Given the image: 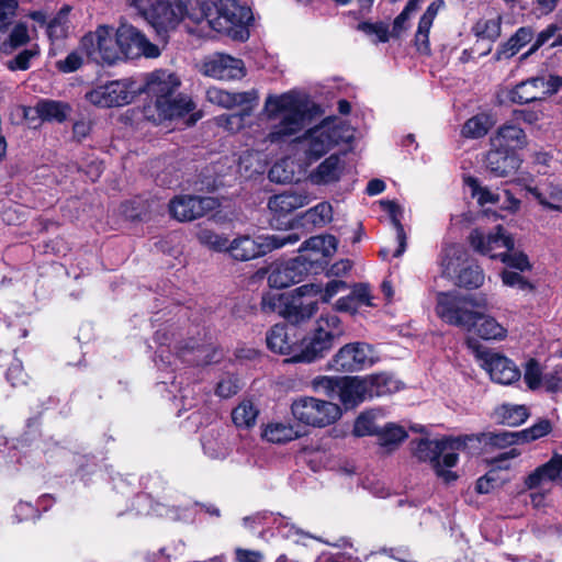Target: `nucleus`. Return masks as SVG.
<instances>
[{
  "label": "nucleus",
  "mask_w": 562,
  "mask_h": 562,
  "mask_svg": "<svg viewBox=\"0 0 562 562\" xmlns=\"http://www.w3.org/2000/svg\"><path fill=\"white\" fill-rule=\"evenodd\" d=\"M378 442L387 451L394 450L407 437L406 430L395 424H387L376 432Z\"/></svg>",
  "instance_id": "37998d69"
},
{
  "label": "nucleus",
  "mask_w": 562,
  "mask_h": 562,
  "mask_svg": "<svg viewBox=\"0 0 562 562\" xmlns=\"http://www.w3.org/2000/svg\"><path fill=\"white\" fill-rule=\"evenodd\" d=\"M262 437L273 443H284L299 437L292 425L285 423H271L266 426Z\"/></svg>",
  "instance_id": "c03bdc74"
},
{
  "label": "nucleus",
  "mask_w": 562,
  "mask_h": 562,
  "mask_svg": "<svg viewBox=\"0 0 562 562\" xmlns=\"http://www.w3.org/2000/svg\"><path fill=\"white\" fill-rule=\"evenodd\" d=\"M345 334L340 318L335 314L321 315L314 328L299 344L297 353L285 360L291 363H312L324 358L336 340Z\"/></svg>",
  "instance_id": "423d86ee"
},
{
  "label": "nucleus",
  "mask_w": 562,
  "mask_h": 562,
  "mask_svg": "<svg viewBox=\"0 0 562 562\" xmlns=\"http://www.w3.org/2000/svg\"><path fill=\"white\" fill-rule=\"evenodd\" d=\"M308 271V267L301 261V258H294L285 263L272 267L268 282L273 289L288 288L302 280L304 273Z\"/></svg>",
  "instance_id": "412c9836"
},
{
  "label": "nucleus",
  "mask_w": 562,
  "mask_h": 562,
  "mask_svg": "<svg viewBox=\"0 0 562 562\" xmlns=\"http://www.w3.org/2000/svg\"><path fill=\"white\" fill-rule=\"evenodd\" d=\"M306 223L315 227H323L333 220V206L329 202H321L307 210L304 215Z\"/></svg>",
  "instance_id": "de8ad7c7"
},
{
  "label": "nucleus",
  "mask_w": 562,
  "mask_h": 562,
  "mask_svg": "<svg viewBox=\"0 0 562 562\" xmlns=\"http://www.w3.org/2000/svg\"><path fill=\"white\" fill-rule=\"evenodd\" d=\"M540 78V91L541 95H543V100L547 97L555 94L562 87V76L558 75H549V76H539Z\"/></svg>",
  "instance_id": "338daca9"
},
{
  "label": "nucleus",
  "mask_w": 562,
  "mask_h": 562,
  "mask_svg": "<svg viewBox=\"0 0 562 562\" xmlns=\"http://www.w3.org/2000/svg\"><path fill=\"white\" fill-rule=\"evenodd\" d=\"M485 306V299L461 295L457 291L438 292L435 311L445 323L471 331V324L475 321V311Z\"/></svg>",
  "instance_id": "0eeeda50"
},
{
  "label": "nucleus",
  "mask_w": 562,
  "mask_h": 562,
  "mask_svg": "<svg viewBox=\"0 0 562 562\" xmlns=\"http://www.w3.org/2000/svg\"><path fill=\"white\" fill-rule=\"evenodd\" d=\"M378 430L379 428L374 424L373 416L370 413H364L356 419L352 432L356 437H364L376 436Z\"/></svg>",
  "instance_id": "e2e57ef3"
},
{
  "label": "nucleus",
  "mask_w": 562,
  "mask_h": 562,
  "mask_svg": "<svg viewBox=\"0 0 562 562\" xmlns=\"http://www.w3.org/2000/svg\"><path fill=\"white\" fill-rule=\"evenodd\" d=\"M267 347L274 353L290 355L297 353L299 344L289 335L285 325L277 324L272 326L266 335Z\"/></svg>",
  "instance_id": "c756f323"
},
{
  "label": "nucleus",
  "mask_w": 562,
  "mask_h": 562,
  "mask_svg": "<svg viewBox=\"0 0 562 562\" xmlns=\"http://www.w3.org/2000/svg\"><path fill=\"white\" fill-rule=\"evenodd\" d=\"M184 19L195 24L205 23L215 32L244 42L249 37L248 25L252 15L250 9L240 5L238 0H220L215 11L206 0H157L151 8L149 24L160 32L175 27Z\"/></svg>",
  "instance_id": "f257e3e1"
},
{
  "label": "nucleus",
  "mask_w": 562,
  "mask_h": 562,
  "mask_svg": "<svg viewBox=\"0 0 562 562\" xmlns=\"http://www.w3.org/2000/svg\"><path fill=\"white\" fill-rule=\"evenodd\" d=\"M338 241L333 235H319L313 236L310 239L305 240L301 247V254L297 258H301V261L308 267V270L313 268L314 265H323L326 262V259L331 257L337 250Z\"/></svg>",
  "instance_id": "aec40b11"
},
{
  "label": "nucleus",
  "mask_w": 562,
  "mask_h": 562,
  "mask_svg": "<svg viewBox=\"0 0 562 562\" xmlns=\"http://www.w3.org/2000/svg\"><path fill=\"white\" fill-rule=\"evenodd\" d=\"M259 411L251 401L240 402L232 412V419L239 428H251L255 426Z\"/></svg>",
  "instance_id": "a18cd8bd"
},
{
  "label": "nucleus",
  "mask_w": 562,
  "mask_h": 562,
  "mask_svg": "<svg viewBox=\"0 0 562 562\" xmlns=\"http://www.w3.org/2000/svg\"><path fill=\"white\" fill-rule=\"evenodd\" d=\"M469 241L475 251L492 259H501L504 251L513 250L515 245L514 239L506 234L502 225H497L494 233H485L480 228L473 229Z\"/></svg>",
  "instance_id": "ddd939ff"
},
{
  "label": "nucleus",
  "mask_w": 562,
  "mask_h": 562,
  "mask_svg": "<svg viewBox=\"0 0 562 562\" xmlns=\"http://www.w3.org/2000/svg\"><path fill=\"white\" fill-rule=\"evenodd\" d=\"M38 54L36 48L24 49L13 59L8 61V68L11 70H26L30 68V61Z\"/></svg>",
  "instance_id": "774afa93"
},
{
  "label": "nucleus",
  "mask_w": 562,
  "mask_h": 562,
  "mask_svg": "<svg viewBox=\"0 0 562 562\" xmlns=\"http://www.w3.org/2000/svg\"><path fill=\"white\" fill-rule=\"evenodd\" d=\"M322 292V286L316 283H307L296 288L290 293L283 318L294 325L308 321L318 310L316 296Z\"/></svg>",
  "instance_id": "f8f14e48"
},
{
  "label": "nucleus",
  "mask_w": 562,
  "mask_h": 562,
  "mask_svg": "<svg viewBox=\"0 0 562 562\" xmlns=\"http://www.w3.org/2000/svg\"><path fill=\"white\" fill-rule=\"evenodd\" d=\"M34 111L43 121L61 123L67 119L70 106L61 101L44 99L35 104Z\"/></svg>",
  "instance_id": "c9c22d12"
},
{
  "label": "nucleus",
  "mask_w": 562,
  "mask_h": 562,
  "mask_svg": "<svg viewBox=\"0 0 562 562\" xmlns=\"http://www.w3.org/2000/svg\"><path fill=\"white\" fill-rule=\"evenodd\" d=\"M493 125L494 121L491 115L480 113L463 124L461 133L467 138H481L488 133Z\"/></svg>",
  "instance_id": "79ce46f5"
},
{
  "label": "nucleus",
  "mask_w": 562,
  "mask_h": 562,
  "mask_svg": "<svg viewBox=\"0 0 562 562\" xmlns=\"http://www.w3.org/2000/svg\"><path fill=\"white\" fill-rule=\"evenodd\" d=\"M471 331L484 340H503L507 329L493 316L475 311V321L471 324Z\"/></svg>",
  "instance_id": "7c9ffc66"
},
{
  "label": "nucleus",
  "mask_w": 562,
  "mask_h": 562,
  "mask_svg": "<svg viewBox=\"0 0 562 562\" xmlns=\"http://www.w3.org/2000/svg\"><path fill=\"white\" fill-rule=\"evenodd\" d=\"M422 0H408L403 11L395 18L392 35L400 37L402 32L407 30V22L411 15L418 9Z\"/></svg>",
  "instance_id": "13d9d810"
},
{
  "label": "nucleus",
  "mask_w": 562,
  "mask_h": 562,
  "mask_svg": "<svg viewBox=\"0 0 562 562\" xmlns=\"http://www.w3.org/2000/svg\"><path fill=\"white\" fill-rule=\"evenodd\" d=\"M154 512L160 516H166L171 520H188L192 517V504L187 503L179 506L157 505Z\"/></svg>",
  "instance_id": "6e6d98bb"
},
{
  "label": "nucleus",
  "mask_w": 562,
  "mask_h": 562,
  "mask_svg": "<svg viewBox=\"0 0 562 562\" xmlns=\"http://www.w3.org/2000/svg\"><path fill=\"white\" fill-rule=\"evenodd\" d=\"M29 40V30L24 23L15 24L10 32L7 25L0 27V52L4 54L26 44Z\"/></svg>",
  "instance_id": "f704fd0d"
},
{
  "label": "nucleus",
  "mask_w": 562,
  "mask_h": 562,
  "mask_svg": "<svg viewBox=\"0 0 562 562\" xmlns=\"http://www.w3.org/2000/svg\"><path fill=\"white\" fill-rule=\"evenodd\" d=\"M445 7L443 0L432 1L420 16L415 34V45L418 52L429 53V32L438 12Z\"/></svg>",
  "instance_id": "c85d7f7f"
},
{
  "label": "nucleus",
  "mask_w": 562,
  "mask_h": 562,
  "mask_svg": "<svg viewBox=\"0 0 562 562\" xmlns=\"http://www.w3.org/2000/svg\"><path fill=\"white\" fill-rule=\"evenodd\" d=\"M527 191L546 209L560 211L562 204V188L555 184H548L544 189L528 187Z\"/></svg>",
  "instance_id": "58836bf2"
},
{
  "label": "nucleus",
  "mask_w": 562,
  "mask_h": 562,
  "mask_svg": "<svg viewBox=\"0 0 562 562\" xmlns=\"http://www.w3.org/2000/svg\"><path fill=\"white\" fill-rule=\"evenodd\" d=\"M473 32L475 36L480 38H485L494 42L501 36L502 18L496 16L494 19L479 20L473 26Z\"/></svg>",
  "instance_id": "8fccbe9b"
},
{
  "label": "nucleus",
  "mask_w": 562,
  "mask_h": 562,
  "mask_svg": "<svg viewBox=\"0 0 562 562\" xmlns=\"http://www.w3.org/2000/svg\"><path fill=\"white\" fill-rule=\"evenodd\" d=\"M562 479V454H554L547 463L538 467L525 480L529 490L542 488L548 483Z\"/></svg>",
  "instance_id": "b1692460"
},
{
  "label": "nucleus",
  "mask_w": 562,
  "mask_h": 562,
  "mask_svg": "<svg viewBox=\"0 0 562 562\" xmlns=\"http://www.w3.org/2000/svg\"><path fill=\"white\" fill-rule=\"evenodd\" d=\"M469 241L475 251L492 259H501L504 251L513 250L515 245L514 239L506 234L502 225H497L494 233H485L480 228L473 229Z\"/></svg>",
  "instance_id": "4468645a"
},
{
  "label": "nucleus",
  "mask_w": 562,
  "mask_h": 562,
  "mask_svg": "<svg viewBox=\"0 0 562 562\" xmlns=\"http://www.w3.org/2000/svg\"><path fill=\"white\" fill-rule=\"evenodd\" d=\"M290 164L283 159L276 162L269 170V179L277 183L291 182L294 177V171L289 168Z\"/></svg>",
  "instance_id": "680f3d73"
},
{
  "label": "nucleus",
  "mask_w": 562,
  "mask_h": 562,
  "mask_svg": "<svg viewBox=\"0 0 562 562\" xmlns=\"http://www.w3.org/2000/svg\"><path fill=\"white\" fill-rule=\"evenodd\" d=\"M479 440L475 436L443 437L442 439H420L413 448L414 456L419 461L430 462L436 474L445 482L457 480L454 472L445 469L452 468L458 462V451L465 449L471 441Z\"/></svg>",
  "instance_id": "39448f33"
},
{
  "label": "nucleus",
  "mask_w": 562,
  "mask_h": 562,
  "mask_svg": "<svg viewBox=\"0 0 562 562\" xmlns=\"http://www.w3.org/2000/svg\"><path fill=\"white\" fill-rule=\"evenodd\" d=\"M120 56L124 55L126 58H136L145 56L155 58L159 56V49L156 45L151 44L144 34H142L133 25L122 23L117 30Z\"/></svg>",
  "instance_id": "2eb2a0df"
},
{
  "label": "nucleus",
  "mask_w": 562,
  "mask_h": 562,
  "mask_svg": "<svg viewBox=\"0 0 562 562\" xmlns=\"http://www.w3.org/2000/svg\"><path fill=\"white\" fill-rule=\"evenodd\" d=\"M80 49L97 64L113 65L121 59L116 30L104 24L82 36Z\"/></svg>",
  "instance_id": "1a4fd4ad"
},
{
  "label": "nucleus",
  "mask_w": 562,
  "mask_h": 562,
  "mask_svg": "<svg viewBox=\"0 0 562 562\" xmlns=\"http://www.w3.org/2000/svg\"><path fill=\"white\" fill-rule=\"evenodd\" d=\"M310 195L306 191H284L272 195L268 201V207L277 216H285L293 211L310 203Z\"/></svg>",
  "instance_id": "5701e85b"
},
{
  "label": "nucleus",
  "mask_w": 562,
  "mask_h": 562,
  "mask_svg": "<svg viewBox=\"0 0 562 562\" xmlns=\"http://www.w3.org/2000/svg\"><path fill=\"white\" fill-rule=\"evenodd\" d=\"M499 260L508 267L520 271L530 269L528 257L522 252L514 251V249L510 251H504Z\"/></svg>",
  "instance_id": "69168bd1"
},
{
  "label": "nucleus",
  "mask_w": 562,
  "mask_h": 562,
  "mask_svg": "<svg viewBox=\"0 0 562 562\" xmlns=\"http://www.w3.org/2000/svg\"><path fill=\"white\" fill-rule=\"evenodd\" d=\"M465 183L471 189L472 196L477 200L480 205L495 204L502 200L501 194L493 192L487 187H482L476 178L468 177Z\"/></svg>",
  "instance_id": "3c124183"
},
{
  "label": "nucleus",
  "mask_w": 562,
  "mask_h": 562,
  "mask_svg": "<svg viewBox=\"0 0 562 562\" xmlns=\"http://www.w3.org/2000/svg\"><path fill=\"white\" fill-rule=\"evenodd\" d=\"M255 105L256 104H248L247 108L243 109L238 113L224 114L218 116V125L232 133L240 131L245 126L246 120L250 117Z\"/></svg>",
  "instance_id": "09e8293b"
},
{
  "label": "nucleus",
  "mask_w": 562,
  "mask_h": 562,
  "mask_svg": "<svg viewBox=\"0 0 562 562\" xmlns=\"http://www.w3.org/2000/svg\"><path fill=\"white\" fill-rule=\"evenodd\" d=\"M290 293L268 292L262 296L261 308L268 313H278L283 317Z\"/></svg>",
  "instance_id": "5fc2aeb1"
},
{
  "label": "nucleus",
  "mask_w": 562,
  "mask_h": 562,
  "mask_svg": "<svg viewBox=\"0 0 562 562\" xmlns=\"http://www.w3.org/2000/svg\"><path fill=\"white\" fill-rule=\"evenodd\" d=\"M180 86L179 78L167 70H156L148 76L144 90L151 101L144 106V117L154 124L184 117L188 125H193L202 117L201 112H194L195 104L188 95L173 97Z\"/></svg>",
  "instance_id": "f03ea898"
},
{
  "label": "nucleus",
  "mask_w": 562,
  "mask_h": 562,
  "mask_svg": "<svg viewBox=\"0 0 562 562\" xmlns=\"http://www.w3.org/2000/svg\"><path fill=\"white\" fill-rule=\"evenodd\" d=\"M497 418L505 425L519 426L529 417L525 405L504 404L496 409Z\"/></svg>",
  "instance_id": "49530a36"
},
{
  "label": "nucleus",
  "mask_w": 562,
  "mask_h": 562,
  "mask_svg": "<svg viewBox=\"0 0 562 562\" xmlns=\"http://www.w3.org/2000/svg\"><path fill=\"white\" fill-rule=\"evenodd\" d=\"M381 206L389 213L391 223L395 229L398 247L394 252L395 257H400L406 249V234L401 223V215L403 213L400 205L390 200L380 201Z\"/></svg>",
  "instance_id": "ea45409f"
},
{
  "label": "nucleus",
  "mask_w": 562,
  "mask_h": 562,
  "mask_svg": "<svg viewBox=\"0 0 562 562\" xmlns=\"http://www.w3.org/2000/svg\"><path fill=\"white\" fill-rule=\"evenodd\" d=\"M341 378L336 376H316L312 381V386L317 392H324L328 397H338Z\"/></svg>",
  "instance_id": "4d7b16f0"
},
{
  "label": "nucleus",
  "mask_w": 562,
  "mask_h": 562,
  "mask_svg": "<svg viewBox=\"0 0 562 562\" xmlns=\"http://www.w3.org/2000/svg\"><path fill=\"white\" fill-rule=\"evenodd\" d=\"M355 130L344 120L328 116L295 138L306 161H316L335 146L353 139Z\"/></svg>",
  "instance_id": "20e7f679"
},
{
  "label": "nucleus",
  "mask_w": 562,
  "mask_h": 562,
  "mask_svg": "<svg viewBox=\"0 0 562 562\" xmlns=\"http://www.w3.org/2000/svg\"><path fill=\"white\" fill-rule=\"evenodd\" d=\"M539 82L540 78L531 77L517 83L508 93L509 100L517 104H527L543 100Z\"/></svg>",
  "instance_id": "72a5a7b5"
},
{
  "label": "nucleus",
  "mask_w": 562,
  "mask_h": 562,
  "mask_svg": "<svg viewBox=\"0 0 562 562\" xmlns=\"http://www.w3.org/2000/svg\"><path fill=\"white\" fill-rule=\"evenodd\" d=\"M533 38V30L529 26L519 27L505 43L501 44L494 55L495 60L509 59Z\"/></svg>",
  "instance_id": "473e14b6"
},
{
  "label": "nucleus",
  "mask_w": 562,
  "mask_h": 562,
  "mask_svg": "<svg viewBox=\"0 0 562 562\" xmlns=\"http://www.w3.org/2000/svg\"><path fill=\"white\" fill-rule=\"evenodd\" d=\"M372 350L364 342H351L342 346L330 361L336 371L355 372L371 363Z\"/></svg>",
  "instance_id": "dca6fc26"
},
{
  "label": "nucleus",
  "mask_w": 562,
  "mask_h": 562,
  "mask_svg": "<svg viewBox=\"0 0 562 562\" xmlns=\"http://www.w3.org/2000/svg\"><path fill=\"white\" fill-rule=\"evenodd\" d=\"M467 251L462 245L449 244L442 247L439 263L443 277L454 280L463 269Z\"/></svg>",
  "instance_id": "cd10ccee"
},
{
  "label": "nucleus",
  "mask_w": 562,
  "mask_h": 562,
  "mask_svg": "<svg viewBox=\"0 0 562 562\" xmlns=\"http://www.w3.org/2000/svg\"><path fill=\"white\" fill-rule=\"evenodd\" d=\"M338 398L346 408L355 407L369 398L364 378L347 376L341 378Z\"/></svg>",
  "instance_id": "bb28decb"
},
{
  "label": "nucleus",
  "mask_w": 562,
  "mask_h": 562,
  "mask_svg": "<svg viewBox=\"0 0 562 562\" xmlns=\"http://www.w3.org/2000/svg\"><path fill=\"white\" fill-rule=\"evenodd\" d=\"M196 236L202 245L209 246L212 249L218 251L227 249L229 240L226 237L218 235L210 229H200Z\"/></svg>",
  "instance_id": "052dcab7"
},
{
  "label": "nucleus",
  "mask_w": 562,
  "mask_h": 562,
  "mask_svg": "<svg viewBox=\"0 0 562 562\" xmlns=\"http://www.w3.org/2000/svg\"><path fill=\"white\" fill-rule=\"evenodd\" d=\"M493 147H503L515 151L527 144V136L521 127L516 124H504L497 130V133L491 138Z\"/></svg>",
  "instance_id": "2f4dec72"
},
{
  "label": "nucleus",
  "mask_w": 562,
  "mask_h": 562,
  "mask_svg": "<svg viewBox=\"0 0 562 562\" xmlns=\"http://www.w3.org/2000/svg\"><path fill=\"white\" fill-rule=\"evenodd\" d=\"M479 438V442L482 440L487 441L492 446L505 448L507 446H510L516 442L520 441V436L518 435V431H497V432H488V434H481V435H474Z\"/></svg>",
  "instance_id": "864d4df0"
},
{
  "label": "nucleus",
  "mask_w": 562,
  "mask_h": 562,
  "mask_svg": "<svg viewBox=\"0 0 562 562\" xmlns=\"http://www.w3.org/2000/svg\"><path fill=\"white\" fill-rule=\"evenodd\" d=\"M552 429L551 423L548 419H540L531 427L518 431L521 442H529L540 439L548 435Z\"/></svg>",
  "instance_id": "bf43d9fd"
},
{
  "label": "nucleus",
  "mask_w": 562,
  "mask_h": 562,
  "mask_svg": "<svg viewBox=\"0 0 562 562\" xmlns=\"http://www.w3.org/2000/svg\"><path fill=\"white\" fill-rule=\"evenodd\" d=\"M369 398L383 396L400 389L398 382L387 374H372L364 378Z\"/></svg>",
  "instance_id": "a19ab883"
},
{
  "label": "nucleus",
  "mask_w": 562,
  "mask_h": 562,
  "mask_svg": "<svg viewBox=\"0 0 562 562\" xmlns=\"http://www.w3.org/2000/svg\"><path fill=\"white\" fill-rule=\"evenodd\" d=\"M291 412L300 423L318 428L334 424L341 416L337 404L312 396L294 400Z\"/></svg>",
  "instance_id": "9d476101"
},
{
  "label": "nucleus",
  "mask_w": 562,
  "mask_h": 562,
  "mask_svg": "<svg viewBox=\"0 0 562 562\" xmlns=\"http://www.w3.org/2000/svg\"><path fill=\"white\" fill-rule=\"evenodd\" d=\"M203 451L212 459H224L228 456L231 447L224 434L211 430L202 438Z\"/></svg>",
  "instance_id": "e433bc0d"
},
{
  "label": "nucleus",
  "mask_w": 562,
  "mask_h": 562,
  "mask_svg": "<svg viewBox=\"0 0 562 562\" xmlns=\"http://www.w3.org/2000/svg\"><path fill=\"white\" fill-rule=\"evenodd\" d=\"M486 169L497 178L513 175L520 166V159L515 151L503 147H493L485 157Z\"/></svg>",
  "instance_id": "4be33fe9"
},
{
  "label": "nucleus",
  "mask_w": 562,
  "mask_h": 562,
  "mask_svg": "<svg viewBox=\"0 0 562 562\" xmlns=\"http://www.w3.org/2000/svg\"><path fill=\"white\" fill-rule=\"evenodd\" d=\"M345 165L340 157L330 155L310 172L308 180L316 186L335 183L340 180Z\"/></svg>",
  "instance_id": "393cba45"
},
{
  "label": "nucleus",
  "mask_w": 562,
  "mask_h": 562,
  "mask_svg": "<svg viewBox=\"0 0 562 562\" xmlns=\"http://www.w3.org/2000/svg\"><path fill=\"white\" fill-rule=\"evenodd\" d=\"M216 206V200L211 196L180 195L169 203L171 215L180 221H193L203 216Z\"/></svg>",
  "instance_id": "f3484780"
},
{
  "label": "nucleus",
  "mask_w": 562,
  "mask_h": 562,
  "mask_svg": "<svg viewBox=\"0 0 562 562\" xmlns=\"http://www.w3.org/2000/svg\"><path fill=\"white\" fill-rule=\"evenodd\" d=\"M69 7L61 8L46 24V34L53 45L65 40L69 34Z\"/></svg>",
  "instance_id": "4c0bfd02"
},
{
  "label": "nucleus",
  "mask_w": 562,
  "mask_h": 562,
  "mask_svg": "<svg viewBox=\"0 0 562 562\" xmlns=\"http://www.w3.org/2000/svg\"><path fill=\"white\" fill-rule=\"evenodd\" d=\"M299 239L300 236L295 233L259 236L257 238L243 235L228 241L226 250L235 260L248 261L263 256L271 250L282 248L285 245H294Z\"/></svg>",
  "instance_id": "6e6552de"
},
{
  "label": "nucleus",
  "mask_w": 562,
  "mask_h": 562,
  "mask_svg": "<svg viewBox=\"0 0 562 562\" xmlns=\"http://www.w3.org/2000/svg\"><path fill=\"white\" fill-rule=\"evenodd\" d=\"M239 389L238 379L235 375H226L218 381L215 394L222 398H228L235 395Z\"/></svg>",
  "instance_id": "0e129e2a"
},
{
  "label": "nucleus",
  "mask_w": 562,
  "mask_h": 562,
  "mask_svg": "<svg viewBox=\"0 0 562 562\" xmlns=\"http://www.w3.org/2000/svg\"><path fill=\"white\" fill-rule=\"evenodd\" d=\"M454 280L461 286L475 289L483 284L484 273L477 265H469L460 271Z\"/></svg>",
  "instance_id": "603ef678"
},
{
  "label": "nucleus",
  "mask_w": 562,
  "mask_h": 562,
  "mask_svg": "<svg viewBox=\"0 0 562 562\" xmlns=\"http://www.w3.org/2000/svg\"><path fill=\"white\" fill-rule=\"evenodd\" d=\"M202 72L215 79L233 80L245 76V67L241 59L216 53L205 58Z\"/></svg>",
  "instance_id": "6ab92c4d"
},
{
  "label": "nucleus",
  "mask_w": 562,
  "mask_h": 562,
  "mask_svg": "<svg viewBox=\"0 0 562 562\" xmlns=\"http://www.w3.org/2000/svg\"><path fill=\"white\" fill-rule=\"evenodd\" d=\"M476 352L482 361V367L494 382L512 384L520 378L519 369L508 358L491 351H480L476 349Z\"/></svg>",
  "instance_id": "a211bd4d"
},
{
  "label": "nucleus",
  "mask_w": 562,
  "mask_h": 562,
  "mask_svg": "<svg viewBox=\"0 0 562 562\" xmlns=\"http://www.w3.org/2000/svg\"><path fill=\"white\" fill-rule=\"evenodd\" d=\"M207 99L212 103H216L223 108L231 109L234 106L257 104L259 95L257 90L231 92L217 88L207 90Z\"/></svg>",
  "instance_id": "a878e982"
},
{
  "label": "nucleus",
  "mask_w": 562,
  "mask_h": 562,
  "mask_svg": "<svg viewBox=\"0 0 562 562\" xmlns=\"http://www.w3.org/2000/svg\"><path fill=\"white\" fill-rule=\"evenodd\" d=\"M304 94L288 91L281 94H269L263 104L262 114L272 122L266 142L283 144L303 131L311 119L312 109Z\"/></svg>",
  "instance_id": "7ed1b4c3"
},
{
  "label": "nucleus",
  "mask_w": 562,
  "mask_h": 562,
  "mask_svg": "<svg viewBox=\"0 0 562 562\" xmlns=\"http://www.w3.org/2000/svg\"><path fill=\"white\" fill-rule=\"evenodd\" d=\"M142 90L135 81L121 79L100 85L87 92V100L99 108L123 106L131 103Z\"/></svg>",
  "instance_id": "9b49d317"
}]
</instances>
